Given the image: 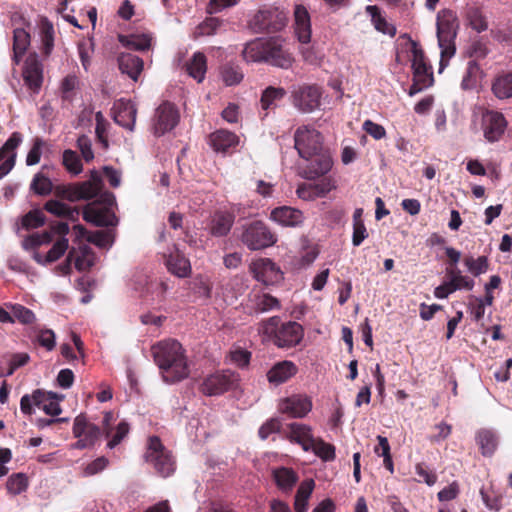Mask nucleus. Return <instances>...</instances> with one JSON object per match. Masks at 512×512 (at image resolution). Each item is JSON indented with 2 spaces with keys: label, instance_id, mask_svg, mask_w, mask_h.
<instances>
[{
  "label": "nucleus",
  "instance_id": "nucleus-47",
  "mask_svg": "<svg viewBox=\"0 0 512 512\" xmlns=\"http://www.w3.org/2000/svg\"><path fill=\"white\" fill-rule=\"evenodd\" d=\"M286 94V91L281 87H267L261 97V107L263 110H268L276 106V102L281 100Z\"/></svg>",
  "mask_w": 512,
  "mask_h": 512
},
{
  "label": "nucleus",
  "instance_id": "nucleus-39",
  "mask_svg": "<svg viewBox=\"0 0 512 512\" xmlns=\"http://www.w3.org/2000/svg\"><path fill=\"white\" fill-rule=\"evenodd\" d=\"M476 442L483 456H492L498 446V437L493 430L481 429L476 434Z\"/></svg>",
  "mask_w": 512,
  "mask_h": 512
},
{
  "label": "nucleus",
  "instance_id": "nucleus-60",
  "mask_svg": "<svg viewBox=\"0 0 512 512\" xmlns=\"http://www.w3.org/2000/svg\"><path fill=\"white\" fill-rule=\"evenodd\" d=\"M78 83H79V80L75 75H68L63 79L62 84H61V91H62V96L64 99H66V100L72 99V97L74 95V91L78 86Z\"/></svg>",
  "mask_w": 512,
  "mask_h": 512
},
{
  "label": "nucleus",
  "instance_id": "nucleus-22",
  "mask_svg": "<svg viewBox=\"0 0 512 512\" xmlns=\"http://www.w3.org/2000/svg\"><path fill=\"white\" fill-rule=\"evenodd\" d=\"M286 437L293 443L299 444L304 451H310L313 447L315 437L312 428L302 423H291L288 425V433Z\"/></svg>",
  "mask_w": 512,
  "mask_h": 512
},
{
  "label": "nucleus",
  "instance_id": "nucleus-54",
  "mask_svg": "<svg viewBox=\"0 0 512 512\" xmlns=\"http://www.w3.org/2000/svg\"><path fill=\"white\" fill-rule=\"evenodd\" d=\"M87 241L99 248L109 249L113 245L114 236L109 231H96L87 237Z\"/></svg>",
  "mask_w": 512,
  "mask_h": 512
},
{
  "label": "nucleus",
  "instance_id": "nucleus-33",
  "mask_svg": "<svg viewBox=\"0 0 512 512\" xmlns=\"http://www.w3.org/2000/svg\"><path fill=\"white\" fill-rule=\"evenodd\" d=\"M234 223V215L230 212H216L210 223V233L216 237L227 235Z\"/></svg>",
  "mask_w": 512,
  "mask_h": 512
},
{
  "label": "nucleus",
  "instance_id": "nucleus-11",
  "mask_svg": "<svg viewBox=\"0 0 512 512\" xmlns=\"http://www.w3.org/2000/svg\"><path fill=\"white\" fill-rule=\"evenodd\" d=\"M238 375L230 370L216 372L207 376L201 384V391L207 396H217L236 387Z\"/></svg>",
  "mask_w": 512,
  "mask_h": 512
},
{
  "label": "nucleus",
  "instance_id": "nucleus-59",
  "mask_svg": "<svg viewBox=\"0 0 512 512\" xmlns=\"http://www.w3.org/2000/svg\"><path fill=\"white\" fill-rule=\"evenodd\" d=\"M300 54L306 63L315 66L320 65L324 58L323 53L314 46L301 47Z\"/></svg>",
  "mask_w": 512,
  "mask_h": 512
},
{
  "label": "nucleus",
  "instance_id": "nucleus-34",
  "mask_svg": "<svg viewBox=\"0 0 512 512\" xmlns=\"http://www.w3.org/2000/svg\"><path fill=\"white\" fill-rule=\"evenodd\" d=\"M491 91L499 100L512 98V71L498 74L492 81Z\"/></svg>",
  "mask_w": 512,
  "mask_h": 512
},
{
  "label": "nucleus",
  "instance_id": "nucleus-37",
  "mask_svg": "<svg viewBox=\"0 0 512 512\" xmlns=\"http://www.w3.org/2000/svg\"><path fill=\"white\" fill-rule=\"evenodd\" d=\"M273 479L283 493H289L297 483L298 476L292 469L280 467L273 470Z\"/></svg>",
  "mask_w": 512,
  "mask_h": 512
},
{
  "label": "nucleus",
  "instance_id": "nucleus-19",
  "mask_svg": "<svg viewBox=\"0 0 512 512\" xmlns=\"http://www.w3.org/2000/svg\"><path fill=\"white\" fill-rule=\"evenodd\" d=\"M321 91L317 86H303L294 95L295 106L304 113L320 106Z\"/></svg>",
  "mask_w": 512,
  "mask_h": 512
},
{
  "label": "nucleus",
  "instance_id": "nucleus-62",
  "mask_svg": "<svg viewBox=\"0 0 512 512\" xmlns=\"http://www.w3.org/2000/svg\"><path fill=\"white\" fill-rule=\"evenodd\" d=\"M77 147L79 148L81 155L86 162H90L94 159L92 143L89 137L86 135H81L77 139Z\"/></svg>",
  "mask_w": 512,
  "mask_h": 512
},
{
  "label": "nucleus",
  "instance_id": "nucleus-55",
  "mask_svg": "<svg viewBox=\"0 0 512 512\" xmlns=\"http://www.w3.org/2000/svg\"><path fill=\"white\" fill-rule=\"evenodd\" d=\"M221 76L226 85L232 86L240 83L243 79V73L238 66L225 65L222 68Z\"/></svg>",
  "mask_w": 512,
  "mask_h": 512
},
{
  "label": "nucleus",
  "instance_id": "nucleus-61",
  "mask_svg": "<svg viewBox=\"0 0 512 512\" xmlns=\"http://www.w3.org/2000/svg\"><path fill=\"white\" fill-rule=\"evenodd\" d=\"M129 432V425L127 422L125 421H121L116 429H115V433L110 435V440L108 442V447L110 449L114 448L115 446H117L125 437L126 435L128 434Z\"/></svg>",
  "mask_w": 512,
  "mask_h": 512
},
{
  "label": "nucleus",
  "instance_id": "nucleus-49",
  "mask_svg": "<svg viewBox=\"0 0 512 512\" xmlns=\"http://www.w3.org/2000/svg\"><path fill=\"white\" fill-rule=\"evenodd\" d=\"M5 307L11 311L14 320L22 324H31L36 319L35 314L21 304L5 303Z\"/></svg>",
  "mask_w": 512,
  "mask_h": 512
},
{
  "label": "nucleus",
  "instance_id": "nucleus-25",
  "mask_svg": "<svg viewBox=\"0 0 512 512\" xmlns=\"http://www.w3.org/2000/svg\"><path fill=\"white\" fill-rule=\"evenodd\" d=\"M280 307L277 298L269 294L254 293L249 296L246 308L249 313H265Z\"/></svg>",
  "mask_w": 512,
  "mask_h": 512
},
{
  "label": "nucleus",
  "instance_id": "nucleus-38",
  "mask_svg": "<svg viewBox=\"0 0 512 512\" xmlns=\"http://www.w3.org/2000/svg\"><path fill=\"white\" fill-rule=\"evenodd\" d=\"M72 249L76 250L73 262L78 271H86L95 264L94 252L87 244L79 243L77 248Z\"/></svg>",
  "mask_w": 512,
  "mask_h": 512
},
{
  "label": "nucleus",
  "instance_id": "nucleus-8",
  "mask_svg": "<svg viewBox=\"0 0 512 512\" xmlns=\"http://www.w3.org/2000/svg\"><path fill=\"white\" fill-rule=\"evenodd\" d=\"M104 206L92 203L83 211L85 221L96 226H114L118 220L111 207L115 204V196L112 193H104L102 195Z\"/></svg>",
  "mask_w": 512,
  "mask_h": 512
},
{
  "label": "nucleus",
  "instance_id": "nucleus-46",
  "mask_svg": "<svg viewBox=\"0 0 512 512\" xmlns=\"http://www.w3.org/2000/svg\"><path fill=\"white\" fill-rule=\"evenodd\" d=\"M480 73L481 68L477 62L470 60L467 64L465 74L461 81V88L463 90H472L476 88Z\"/></svg>",
  "mask_w": 512,
  "mask_h": 512
},
{
  "label": "nucleus",
  "instance_id": "nucleus-28",
  "mask_svg": "<svg viewBox=\"0 0 512 512\" xmlns=\"http://www.w3.org/2000/svg\"><path fill=\"white\" fill-rule=\"evenodd\" d=\"M119 69L127 74L133 81H137L143 70V60L131 53H122L118 57Z\"/></svg>",
  "mask_w": 512,
  "mask_h": 512
},
{
  "label": "nucleus",
  "instance_id": "nucleus-31",
  "mask_svg": "<svg viewBox=\"0 0 512 512\" xmlns=\"http://www.w3.org/2000/svg\"><path fill=\"white\" fill-rule=\"evenodd\" d=\"M73 434L76 438L84 437L93 445L100 436V429L95 424L88 423L85 416L78 415L74 420Z\"/></svg>",
  "mask_w": 512,
  "mask_h": 512
},
{
  "label": "nucleus",
  "instance_id": "nucleus-3",
  "mask_svg": "<svg viewBox=\"0 0 512 512\" xmlns=\"http://www.w3.org/2000/svg\"><path fill=\"white\" fill-rule=\"evenodd\" d=\"M63 395L55 392H45L41 389L34 390L31 394H25L20 400V410L25 415H32L33 407L42 408V410L50 416H58L62 409L59 402L63 400Z\"/></svg>",
  "mask_w": 512,
  "mask_h": 512
},
{
  "label": "nucleus",
  "instance_id": "nucleus-21",
  "mask_svg": "<svg viewBox=\"0 0 512 512\" xmlns=\"http://www.w3.org/2000/svg\"><path fill=\"white\" fill-rule=\"evenodd\" d=\"M294 33L298 41L308 44L311 40V19L308 10L301 4L294 8Z\"/></svg>",
  "mask_w": 512,
  "mask_h": 512
},
{
  "label": "nucleus",
  "instance_id": "nucleus-26",
  "mask_svg": "<svg viewBox=\"0 0 512 512\" xmlns=\"http://www.w3.org/2000/svg\"><path fill=\"white\" fill-rule=\"evenodd\" d=\"M242 57L247 63H266V38H256L246 43Z\"/></svg>",
  "mask_w": 512,
  "mask_h": 512
},
{
  "label": "nucleus",
  "instance_id": "nucleus-40",
  "mask_svg": "<svg viewBox=\"0 0 512 512\" xmlns=\"http://www.w3.org/2000/svg\"><path fill=\"white\" fill-rule=\"evenodd\" d=\"M101 177L99 173L92 170L90 179L77 184L80 200H88L95 197L101 189Z\"/></svg>",
  "mask_w": 512,
  "mask_h": 512
},
{
  "label": "nucleus",
  "instance_id": "nucleus-63",
  "mask_svg": "<svg viewBox=\"0 0 512 512\" xmlns=\"http://www.w3.org/2000/svg\"><path fill=\"white\" fill-rule=\"evenodd\" d=\"M280 427V421L276 418H271L259 428V437L262 440H266L271 434L278 432L280 430Z\"/></svg>",
  "mask_w": 512,
  "mask_h": 512
},
{
  "label": "nucleus",
  "instance_id": "nucleus-23",
  "mask_svg": "<svg viewBox=\"0 0 512 512\" xmlns=\"http://www.w3.org/2000/svg\"><path fill=\"white\" fill-rule=\"evenodd\" d=\"M23 77L30 89L37 91L40 88L43 81V68L36 55H30L26 59Z\"/></svg>",
  "mask_w": 512,
  "mask_h": 512
},
{
  "label": "nucleus",
  "instance_id": "nucleus-41",
  "mask_svg": "<svg viewBox=\"0 0 512 512\" xmlns=\"http://www.w3.org/2000/svg\"><path fill=\"white\" fill-rule=\"evenodd\" d=\"M59 238V235L52 231V225L50 226L49 231H44L42 233H33L27 236L23 242L22 246L25 250H35L39 246L49 244L51 242H55V240Z\"/></svg>",
  "mask_w": 512,
  "mask_h": 512
},
{
  "label": "nucleus",
  "instance_id": "nucleus-44",
  "mask_svg": "<svg viewBox=\"0 0 512 512\" xmlns=\"http://www.w3.org/2000/svg\"><path fill=\"white\" fill-rule=\"evenodd\" d=\"M30 44V34L24 28H16L13 35L14 60L18 63Z\"/></svg>",
  "mask_w": 512,
  "mask_h": 512
},
{
  "label": "nucleus",
  "instance_id": "nucleus-58",
  "mask_svg": "<svg viewBox=\"0 0 512 512\" xmlns=\"http://www.w3.org/2000/svg\"><path fill=\"white\" fill-rule=\"evenodd\" d=\"M467 19L471 27L477 32H483L488 28L487 22L482 13L475 7L469 8L467 11Z\"/></svg>",
  "mask_w": 512,
  "mask_h": 512
},
{
  "label": "nucleus",
  "instance_id": "nucleus-32",
  "mask_svg": "<svg viewBox=\"0 0 512 512\" xmlns=\"http://www.w3.org/2000/svg\"><path fill=\"white\" fill-rule=\"evenodd\" d=\"M166 266L172 274L180 278L189 276L191 272L190 261L178 249L169 254Z\"/></svg>",
  "mask_w": 512,
  "mask_h": 512
},
{
  "label": "nucleus",
  "instance_id": "nucleus-6",
  "mask_svg": "<svg viewBox=\"0 0 512 512\" xmlns=\"http://www.w3.org/2000/svg\"><path fill=\"white\" fill-rule=\"evenodd\" d=\"M278 317H271L263 324V330L266 334L275 333V343L281 348L297 345L303 338L302 326L294 321L283 324L279 330L276 328L279 324Z\"/></svg>",
  "mask_w": 512,
  "mask_h": 512
},
{
  "label": "nucleus",
  "instance_id": "nucleus-51",
  "mask_svg": "<svg viewBox=\"0 0 512 512\" xmlns=\"http://www.w3.org/2000/svg\"><path fill=\"white\" fill-rule=\"evenodd\" d=\"M464 264L467 270L473 276H479L488 271L489 263L488 258L486 256H479L478 258H473L472 256H468L464 259Z\"/></svg>",
  "mask_w": 512,
  "mask_h": 512
},
{
  "label": "nucleus",
  "instance_id": "nucleus-10",
  "mask_svg": "<svg viewBox=\"0 0 512 512\" xmlns=\"http://www.w3.org/2000/svg\"><path fill=\"white\" fill-rule=\"evenodd\" d=\"M241 240L250 250H260L276 242L273 233L261 221L248 224L241 235Z\"/></svg>",
  "mask_w": 512,
  "mask_h": 512
},
{
  "label": "nucleus",
  "instance_id": "nucleus-30",
  "mask_svg": "<svg viewBox=\"0 0 512 512\" xmlns=\"http://www.w3.org/2000/svg\"><path fill=\"white\" fill-rule=\"evenodd\" d=\"M209 143L216 152H226L239 144V138L236 134L221 129L210 135Z\"/></svg>",
  "mask_w": 512,
  "mask_h": 512
},
{
  "label": "nucleus",
  "instance_id": "nucleus-18",
  "mask_svg": "<svg viewBox=\"0 0 512 512\" xmlns=\"http://www.w3.org/2000/svg\"><path fill=\"white\" fill-rule=\"evenodd\" d=\"M506 124V120L500 112L486 111L482 115L484 137L490 142L499 140L505 131Z\"/></svg>",
  "mask_w": 512,
  "mask_h": 512
},
{
  "label": "nucleus",
  "instance_id": "nucleus-50",
  "mask_svg": "<svg viewBox=\"0 0 512 512\" xmlns=\"http://www.w3.org/2000/svg\"><path fill=\"white\" fill-rule=\"evenodd\" d=\"M28 487V478L24 473L12 474L7 482L6 489L9 494L18 495L24 492Z\"/></svg>",
  "mask_w": 512,
  "mask_h": 512
},
{
  "label": "nucleus",
  "instance_id": "nucleus-45",
  "mask_svg": "<svg viewBox=\"0 0 512 512\" xmlns=\"http://www.w3.org/2000/svg\"><path fill=\"white\" fill-rule=\"evenodd\" d=\"M207 70L206 57L201 52H196L187 64V72L198 82H202Z\"/></svg>",
  "mask_w": 512,
  "mask_h": 512
},
{
  "label": "nucleus",
  "instance_id": "nucleus-27",
  "mask_svg": "<svg viewBox=\"0 0 512 512\" xmlns=\"http://www.w3.org/2000/svg\"><path fill=\"white\" fill-rule=\"evenodd\" d=\"M297 372V367L291 361H281L276 363L268 372L267 379L270 384L280 385Z\"/></svg>",
  "mask_w": 512,
  "mask_h": 512
},
{
  "label": "nucleus",
  "instance_id": "nucleus-35",
  "mask_svg": "<svg viewBox=\"0 0 512 512\" xmlns=\"http://www.w3.org/2000/svg\"><path fill=\"white\" fill-rule=\"evenodd\" d=\"M45 210L54 216L65 218L70 221H76L79 218L80 211L76 207H71L58 200H49L44 206Z\"/></svg>",
  "mask_w": 512,
  "mask_h": 512
},
{
  "label": "nucleus",
  "instance_id": "nucleus-16",
  "mask_svg": "<svg viewBox=\"0 0 512 512\" xmlns=\"http://www.w3.org/2000/svg\"><path fill=\"white\" fill-rule=\"evenodd\" d=\"M22 142L19 132H14L0 148V179L6 176L14 167L16 161L15 149Z\"/></svg>",
  "mask_w": 512,
  "mask_h": 512
},
{
  "label": "nucleus",
  "instance_id": "nucleus-64",
  "mask_svg": "<svg viewBox=\"0 0 512 512\" xmlns=\"http://www.w3.org/2000/svg\"><path fill=\"white\" fill-rule=\"evenodd\" d=\"M363 130L376 140H380L386 136L385 128L371 120L364 121Z\"/></svg>",
  "mask_w": 512,
  "mask_h": 512
},
{
  "label": "nucleus",
  "instance_id": "nucleus-17",
  "mask_svg": "<svg viewBox=\"0 0 512 512\" xmlns=\"http://www.w3.org/2000/svg\"><path fill=\"white\" fill-rule=\"evenodd\" d=\"M22 142L19 132H14L0 148V179L6 176L14 167L16 161L15 149Z\"/></svg>",
  "mask_w": 512,
  "mask_h": 512
},
{
  "label": "nucleus",
  "instance_id": "nucleus-12",
  "mask_svg": "<svg viewBox=\"0 0 512 512\" xmlns=\"http://www.w3.org/2000/svg\"><path fill=\"white\" fill-rule=\"evenodd\" d=\"M180 115L178 109L169 102L162 103L155 111L152 131L155 136H162L173 130L178 124Z\"/></svg>",
  "mask_w": 512,
  "mask_h": 512
},
{
  "label": "nucleus",
  "instance_id": "nucleus-1",
  "mask_svg": "<svg viewBox=\"0 0 512 512\" xmlns=\"http://www.w3.org/2000/svg\"><path fill=\"white\" fill-rule=\"evenodd\" d=\"M294 147L299 156L307 161L300 168V176L315 179L330 171L333 162L324 149L322 134L311 125L299 126L294 132Z\"/></svg>",
  "mask_w": 512,
  "mask_h": 512
},
{
  "label": "nucleus",
  "instance_id": "nucleus-20",
  "mask_svg": "<svg viewBox=\"0 0 512 512\" xmlns=\"http://www.w3.org/2000/svg\"><path fill=\"white\" fill-rule=\"evenodd\" d=\"M114 121L123 128L133 131L136 122L137 109L130 100H118L113 106Z\"/></svg>",
  "mask_w": 512,
  "mask_h": 512
},
{
  "label": "nucleus",
  "instance_id": "nucleus-2",
  "mask_svg": "<svg viewBox=\"0 0 512 512\" xmlns=\"http://www.w3.org/2000/svg\"><path fill=\"white\" fill-rule=\"evenodd\" d=\"M154 361L166 383H176L190 374V365L185 349L180 342L168 339L152 347Z\"/></svg>",
  "mask_w": 512,
  "mask_h": 512
},
{
  "label": "nucleus",
  "instance_id": "nucleus-9",
  "mask_svg": "<svg viewBox=\"0 0 512 512\" xmlns=\"http://www.w3.org/2000/svg\"><path fill=\"white\" fill-rule=\"evenodd\" d=\"M52 231L59 235V238L55 240L51 249L45 256H42L39 252H33V259L40 265H46L53 263L60 259L69 247V240L67 235L70 231L69 225L66 222H55L52 225Z\"/></svg>",
  "mask_w": 512,
  "mask_h": 512
},
{
  "label": "nucleus",
  "instance_id": "nucleus-36",
  "mask_svg": "<svg viewBox=\"0 0 512 512\" xmlns=\"http://www.w3.org/2000/svg\"><path fill=\"white\" fill-rule=\"evenodd\" d=\"M365 11L371 17V22L378 32L390 37L395 36L396 27L381 15L380 9L376 5L366 6Z\"/></svg>",
  "mask_w": 512,
  "mask_h": 512
},
{
  "label": "nucleus",
  "instance_id": "nucleus-15",
  "mask_svg": "<svg viewBox=\"0 0 512 512\" xmlns=\"http://www.w3.org/2000/svg\"><path fill=\"white\" fill-rule=\"evenodd\" d=\"M312 409L310 398L304 395H292L280 400L278 410L291 418H303Z\"/></svg>",
  "mask_w": 512,
  "mask_h": 512
},
{
  "label": "nucleus",
  "instance_id": "nucleus-43",
  "mask_svg": "<svg viewBox=\"0 0 512 512\" xmlns=\"http://www.w3.org/2000/svg\"><path fill=\"white\" fill-rule=\"evenodd\" d=\"M446 274L448 282L452 287V290H454V292L462 289L470 291L473 289L475 285L474 280L469 276L463 275L461 270L458 269L457 267L447 269Z\"/></svg>",
  "mask_w": 512,
  "mask_h": 512
},
{
  "label": "nucleus",
  "instance_id": "nucleus-53",
  "mask_svg": "<svg viewBox=\"0 0 512 512\" xmlns=\"http://www.w3.org/2000/svg\"><path fill=\"white\" fill-rule=\"evenodd\" d=\"M62 162L67 171H69L73 175H78L83 170L80 158L78 157L76 152L72 150H65L63 152Z\"/></svg>",
  "mask_w": 512,
  "mask_h": 512
},
{
  "label": "nucleus",
  "instance_id": "nucleus-5",
  "mask_svg": "<svg viewBox=\"0 0 512 512\" xmlns=\"http://www.w3.org/2000/svg\"><path fill=\"white\" fill-rule=\"evenodd\" d=\"M145 460L162 477H168L175 471L174 457L156 436H152L148 440Z\"/></svg>",
  "mask_w": 512,
  "mask_h": 512
},
{
  "label": "nucleus",
  "instance_id": "nucleus-52",
  "mask_svg": "<svg viewBox=\"0 0 512 512\" xmlns=\"http://www.w3.org/2000/svg\"><path fill=\"white\" fill-rule=\"evenodd\" d=\"M310 451H312L315 455H317L324 461H331L335 458L334 446L324 442L319 438H315L313 442V447H311Z\"/></svg>",
  "mask_w": 512,
  "mask_h": 512
},
{
  "label": "nucleus",
  "instance_id": "nucleus-57",
  "mask_svg": "<svg viewBox=\"0 0 512 512\" xmlns=\"http://www.w3.org/2000/svg\"><path fill=\"white\" fill-rule=\"evenodd\" d=\"M45 223V215L41 210L35 209L28 212L22 219V226L26 229L41 227Z\"/></svg>",
  "mask_w": 512,
  "mask_h": 512
},
{
  "label": "nucleus",
  "instance_id": "nucleus-24",
  "mask_svg": "<svg viewBox=\"0 0 512 512\" xmlns=\"http://www.w3.org/2000/svg\"><path fill=\"white\" fill-rule=\"evenodd\" d=\"M412 68L414 70V77L416 83L411 87L410 95L422 89V86H426L427 82L431 80L429 77V69L424 61V55L422 51L414 49Z\"/></svg>",
  "mask_w": 512,
  "mask_h": 512
},
{
  "label": "nucleus",
  "instance_id": "nucleus-7",
  "mask_svg": "<svg viewBox=\"0 0 512 512\" xmlns=\"http://www.w3.org/2000/svg\"><path fill=\"white\" fill-rule=\"evenodd\" d=\"M288 21L287 13L278 8L259 10L251 19L250 26L257 33H274L283 29Z\"/></svg>",
  "mask_w": 512,
  "mask_h": 512
},
{
  "label": "nucleus",
  "instance_id": "nucleus-48",
  "mask_svg": "<svg viewBox=\"0 0 512 512\" xmlns=\"http://www.w3.org/2000/svg\"><path fill=\"white\" fill-rule=\"evenodd\" d=\"M43 53L48 56L54 47V28L51 22L43 20L40 25Z\"/></svg>",
  "mask_w": 512,
  "mask_h": 512
},
{
  "label": "nucleus",
  "instance_id": "nucleus-29",
  "mask_svg": "<svg viewBox=\"0 0 512 512\" xmlns=\"http://www.w3.org/2000/svg\"><path fill=\"white\" fill-rule=\"evenodd\" d=\"M271 219L281 226H297L302 223L303 215L300 210L283 206L271 212Z\"/></svg>",
  "mask_w": 512,
  "mask_h": 512
},
{
  "label": "nucleus",
  "instance_id": "nucleus-14",
  "mask_svg": "<svg viewBox=\"0 0 512 512\" xmlns=\"http://www.w3.org/2000/svg\"><path fill=\"white\" fill-rule=\"evenodd\" d=\"M250 270L254 278L265 285H274L283 279L280 268L268 258H259L253 261Z\"/></svg>",
  "mask_w": 512,
  "mask_h": 512
},
{
  "label": "nucleus",
  "instance_id": "nucleus-56",
  "mask_svg": "<svg viewBox=\"0 0 512 512\" xmlns=\"http://www.w3.org/2000/svg\"><path fill=\"white\" fill-rule=\"evenodd\" d=\"M31 189L39 195H47L52 190V182L51 180L44 176L42 173H37L32 182Z\"/></svg>",
  "mask_w": 512,
  "mask_h": 512
},
{
  "label": "nucleus",
  "instance_id": "nucleus-13",
  "mask_svg": "<svg viewBox=\"0 0 512 512\" xmlns=\"http://www.w3.org/2000/svg\"><path fill=\"white\" fill-rule=\"evenodd\" d=\"M294 58L284 47V40L279 37L266 38V63L272 66L289 69L292 67Z\"/></svg>",
  "mask_w": 512,
  "mask_h": 512
},
{
  "label": "nucleus",
  "instance_id": "nucleus-42",
  "mask_svg": "<svg viewBox=\"0 0 512 512\" xmlns=\"http://www.w3.org/2000/svg\"><path fill=\"white\" fill-rule=\"evenodd\" d=\"M314 487L315 483L313 479H306L300 484L294 501V509L296 512H307L308 500Z\"/></svg>",
  "mask_w": 512,
  "mask_h": 512
},
{
  "label": "nucleus",
  "instance_id": "nucleus-4",
  "mask_svg": "<svg viewBox=\"0 0 512 512\" xmlns=\"http://www.w3.org/2000/svg\"><path fill=\"white\" fill-rule=\"evenodd\" d=\"M458 28L456 16L450 10H442L437 15V38L441 49V67L444 58L449 59L455 53L454 39Z\"/></svg>",
  "mask_w": 512,
  "mask_h": 512
}]
</instances>
